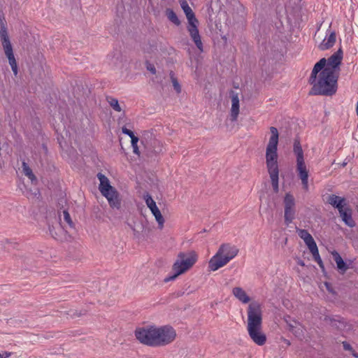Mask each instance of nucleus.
Wrapping results in <instances>:
<instances>
[{
  "mask_svg": "<svg viewBox=\"0 0 358 358\" xmlns=\"http://www.w3.org/2000/svg\"><path fill=\"white\" fill-rule=\"evenodd\" d=\"M96 176L100 182L99 189L103 196H107L111 192H114L116 189L110 185L108 178L105 175L99 173Z\"/></svg>",
  "mask_w": 358,
  "mask_h": 358,
  "instance_id": "4468645a",
  "label": "nucleus"
},
{
  "mask_svg": "<svg viewBox=\"0 0 358 358\" xmlns=\"http://www.w3.org/2000/svg\"><path fill=\"white\" fill-rule=\"evenodd\" d=\"M11 355L10 352H5L3 354H2L1 355H3V358H7L8 357H10Z\"/></svg>",
  "mask_w": 358,
  "mask_h": 358,
  "instance_id": "de8ad7c7",
  "label": "nucleus"
},
{
  "mask_svg": "<svg viewBox=\"0 0 358 358\" xmlns=\"http://www.w3.org/2000/svg\"><path fill=\"white\" fill-rule=\"evenodd\" d=\"M271 136L266 150V163L271 178L273 190L275 193L279 192V169L278 166V144L279 134L277 128L270 127Z\"/></svg>",
  "mask_w": 358,
  "mask_h": 358,
  "instance_id": "f03ea898",
  "label": "nucleus"
},
{
  "mask_svg": "<svg viewBox=\"0 0 358 358\" xmlns=\"http://www.w3.org/2000/svg\"><path fill=\"white\" fill-rule=\"evenodd\" d=\"M198 255L196 252L192 250L187 252H180L177 255V259L172 266L173 274L166 277L164 282L174 280L180 275L189 270L196 262Z\"/></svg>",
  "mask_w": 358,
  "mask_h": 358,
  "instance_id": "7ed1b4c3",
  "label": "nucleus"
},
{
  "mask_svg": "<svg viewBox=\"0 0 358 358\" xmlns=\"http://www.w3.org/2000/svg\"><path fill=\"white\" fill-rule=\"evenodd\" d=\"M129 227L134 232L136 238L140 239L142 237L143 232L145 231V226L142 222H134V225L129 224Z\"/></svg>",
  "mask_w": 358,
  "mask_h": 358,
  "instance_id": "cd10ccee",
  "label": "nucleus"
},
{
  "mask_svg": "<svg viewBox=\"0 0 358 358\" xmlns=\"http://www.w3.org/2000/svg\"><path fill=\"white\" fill-rule=\"evenodd\" d=\"M246 12L244 6L240 3L233 5L231 16L227 18V22L236 26L237 28H242L245 24Z\"/></svg>",
  "mask_w": 358,
  "mask_h": 358,
  "instance_id": "1a4fd4ad",
  "label": "nucleus"
},
{
  "mask_svg": "<svg viewBox=\"0 0 358 358\" xmlns=\"http://www.w3.org/2000/svg\"><path fill=\"white\" fill-rule=\"evenodd\" d=\"M229 96L231 99V120H237L238 115L239 114V98L238 94L234 90L229 91Z\"/></svg>",
  "mask_w": 358,
  "mask_h": 358,
  "instance_id": "dca6fc26",
  "label": "nucleus"
},
{
  "mask_svg": "<svg viewBox=\"0 0 358 358\" xmlns=\"http://www.w3.org/2000/svg\"><path fill=\"white\" fill-rule=\"evenodd\" d=\"M110 205L113 208L119 209L121 207V199L120 198V194L117 189L114 190V192H110L107 196H105Z\"/></svg>",
  "mask_w": 358,
  "mask_h": 358,
  "instance_id": "5701e85b",
  "label": "nucleus"
},
{
  "mask_svg": "<svg viewBox=\"0 0 358 358\" xmlns=\"http://www.w3.org/2000/svg\"><path fill=\"white\" fill-rule=\"evenodd\" d=\"M5 243H10V241L8 239L5 240Z\"/></svg>",
  "mask_w": 358,
  "mask_h": 358,
  "instance_id": "5fc2aeb1",
  "label": "nucleus"
},
{
  "mask_svg": "<svg viewBox=\"0 0 358 358\" xmlns=\"http://www.w3.org/2000/svg\"><path fill=\"white\" fill-rule=\"evenodd\" d=\"M122 131L123 134L128 135L131 138V140L132 139V138L136 137L134 132L130 129L126 128L125 127H123L122 128Z\"/></svg>",
  "mask_w": 358,
  "mask_h": 358,
  "instance_id": "a19ab883",
  "label": "nucleus"
},
{
  "mask_svg": "<svg viewBox=\"0 0 358 358\" xmlns=\"http://www.w3.org/2000/svg\"><path fill=\"white\" fill-rule=\"evenodd\" d=\"M0 358H3V355H1V354H0Z\"/></svg>",
  "mask_w": 358,
  "mask_h": 358,
  "instance_id": "6e6d98bb",
  "label": "nucleus"
},
{
  "mask_svg": "<svg viewBox=\"0 0 358 358\" xmlns=\"http://www.w3.org/2000/svg\"><path fill=\"white\" fill-rule=\"evenodd\" d=\"M248 334L252 341L258 345H263L266 341V335L262 331V327L248 329Z\"/></svg>",
  "mask_w": 358,
  "mask_h": 358,
  "instance_id": "2eb2a0df",
  "label": "nucleus"
},
{
  "mask_svg": "<svg viewBox=\"0 0 358 358\" xmlns=\"http://www.w3.org/2000/svg\"><path fill=\"white\" fill-rule=\"evenodd\" d=\"M351 355L355 357V358H358V353L356 352L355 350H353V352L351 353Z\"/></svg>",
  "mask_w": 358,
  "mask_h": 358,
  "instance_id": "8fccbe9b",
  "label": "nucleus"
},
{
  "mask_svg": "<svg viewBox=\"0 0 358 358\" xmlns=\"http://www.w3.org/2000/svg\"><path fill=\"white\" fill-rule=\"evenodd\" d=\"M166 15L169 20L173 23L176 26H179L181 24L180 20L178 17L176 13L171 8H166Z\"/></svg>",
  "mask_w": 358,
  "mask_h": 358,
  "instance_id": "7c9ffc66",
  "label": "nucleus"
},
{
  "mask_svg": "<svg viewBox=\"0 0 358 358\" xmlns=\"http://www.w3.org/2000/svg\"><path fill=\"white\" fill-rule=\"evenodd\" d=\"M342 345H343V349L345 350L349 351V352H350V353H352L353 352L354 349L350 345V344L348 343L347 341L342 342Z\"/></svg>",
  "mask_w": 358,
  "mask_h": 358,
  "instance_id": "37998d69",
  "label": "nucleus"
},
{
  "mask_svg": "<svg viewBox=\"0 0 358 358\" xmlns=\"http://www.w3.org/2000/svg\"><path fill=\"white\" fill-rule=\"evenodd\" d=\"M64 219L71 228H74V223L73 222L69 212L66 210H63Z\"/></svg>",
  "mask_w": 358,
  "mask_h": 358,
  "instance_id": "58836bf2",
  "label": "nucleus"
},
{
  "mask_svg": "<svg viewBox=\"0 0 358 358\" xmlns=\"http://www.w3.org/2000/svg\"><path fill=\"white\" fill-rule=\"evenodd\" d=\"M297 264L301 266H305V263L303 262V261L300 260V259L298 261Z\"/></svg>",
  "mask_w": 358,
  "mask_h": 358,
  "instance_id": "09e8293b",
  "label": "nucleus"
},
{
  "mask_svg": "<svg viewBox=\"0 0 358 358\" xmlns=\"http://www.w3.org/2000/svg\"><path fill=\"white\" fill-rule=\"evenodd\" d=\"M7 32L6 22L2 11L0 10V31Z\"/></svg>",
  "mask_w": 358,
  "mask_h": 358,
  "instance_id": "ea45409f",
  "label": "nucleus"
},
{
  "mask_svg": "<svg viewBox=\"0 0 358 358\" xmlns=\"http://www.w3.org/2000/svg\"><path fill=\"white\" fill-rule=\"evenodd\" d=\"M23 171L25 176H28L31 180L36 179L35 176L34 175L32 170L29 168L27 163H22Z\"/></svg>",
  "mask_w": 358,
  "mask_h": 358,
  "instance_id": "e433bc0d",
  "label": "nucleus"
},
{
  "mask_svg": "<svg viewBox=\"0 0 358 358\" xmlns=\"http://www.w3.org/2000/svg\"><path fill=\"white\" fill-rule=\"evenodd\" d=\"M8 59L9 64L11 66L12 71L15 75L17 74V62L15 60V56L13 52L6 55Z\"/></svg>",
  "mask_w": 358,
  "mask_h": 358,
  "instance_id": "f704fd0d",
  "label": "nucleus"
},
{
  "mask_svg": "<svg viewBox=\"0 0 358 358\" xmlns=\"http://www.w3.org/2000/svg\"><path fill=\"white\" fill-rule=\"evenodd\" d=\"M180 4L187 17L188 23L192 22H197L198 20L196 18L194 12L192 11V8L188 5V3L187 2V1L186 0H180Z\"/></svg>",
  "mask_w": 358,
  "mask_h": 358,
  "instance_id": "b1692460",
  "label": "nucleus"
},
{
  "mask_svg": "<svg viewBox=\"0 0 358 358\" xmlns=\"http://www.w3.org/2000/svg\"><path fill=\"white\" fill-rule=\"evenodd\" d=\"M285 321L288 326L289 330L296 337H301L303 336L302 326L299 322L295 320H292L290 316L285 317Z\"/></svg>",
  "mask_w": 358,
  "mask_h": 358,
  "instance_id": "6ab92c4d",
  "label": "nucleus"
},
{
  "mask_svg": "<svg viewBox=\"0 0 358 358\" xmlns=\"http://www.w3.org/2000/svg\"><path fill=\"white\" fill-rule=\"evenodd\" d=\"M356 113H357V115L358 116V102H357V106H356Z\"/></svg>",
  "mask_w": 358,
  "mask_h": 358,
  "instance_id": "864d4df0",
  "label": "nucleus"
},
{
  "mask_svg": "<svg viewBox=\"0 0 358 358\" xmlns=\"http://www.w3.org/2000/svg\"><path fill=\"white\" fill-rule=\"evenodd\" d=\"M155 334L156 347L165 346L172 343L176 337L175 329L169 325L155 326Z\"/></svg>",
  "mask_w": 358,
  "mask_h": 358,
  "instance_id": "0eeeda50",
  "label": "nucleus"
},
{
  "mask_svg": "<svg viewBox=\"0 0 358 358\" xmlns=\"http://www.w3.org/2000/svg\"><path fill=\"white\" fill-rule=\"evenodd\" d=\"M329 34L327 38H325L323 41L319 45V48L321 50H326L331 47L334 46V45L336 43V34L335 31H329Z\"/></svg>",
  "mask_w": 358,
  "mask_h": 358,
  "instance_id": "aec40b11",
  "label": "nucleus"
},
{
  "mask_svg": "<svg viewBox=\"0 0 358 358\" xmlns=\"http://www.w3.org/2000/svg\"><path fill=\"white\" fill-rule=\"evenodd\" d=\"M331 255L333 257L334 260L336 263L337 268L339 273L342 274L345 273L346 271L348 269V266L346 264V262H344L340 254L336 250L331 252Z\"/></svg>",
  "mask_w": 358,
  "mask_h": 358,
  "instance_id": "4be33fe9",
  "label": "nucleus"
},
{
  "mask_svg": "<svg viewBox=\"0 0 358 358\" xmlns=\"http://www.w3.org/2000/svg\"><path fill=\"white\" fill-rule=\"evenodd\" d=\"M199 21L197 22H192L188 23L187 30L189 33V35L194 42L196 48L200 50L203 51V43L201 39V36L199 35V29L197 28V24Z\"/></svg>",
  "mask_w": 358,
  "mask_h": 358,
  "instance_id": "f8f14e48",
  "label": "nucleus"
},
{
  "mask_svg": "<svg viewBox=\"0 0 358 358\" xmlns=\"http://www.w3.org/2000/svg\"><path fill=\"white\" fill-rule=\"evenodd\" d=\"M296 215L295 208L285 207V223L286 225H289L294 220Z\"/></svg>",
  "mask_w": 358,
  "mask_h": 358,
  "instance_id": "c85d7f7f",
  "label": "nucleus"
},
{
  "mask_svg": "<svg viewBox=\"0 0 358 358\" xmlns=\"http://www.w3.org/2000/svg\"><path fill=\"white\" fill-rule=\"evenodd\" d=\"M85 312L83 313L81 311L80 313H78L77 311H75L72 315H71V316L72 317H80V316H81L83 315H85Z\"/></svg>",
  "mask_w": 358,
  "mask_h": 358,
  "instance_id": "a18cd8bd",
  "label": "nucleus"
},
{
  "mask_svg": "<svg viewBox=\"0 0 358 358\" xmlns=\"http://www.w3.org/2000/svg\"><path fill=\"white\" fill-rule=\"evenodd\" d=\"M0 37L5 55L13 52V47L8 35V32H5L4 31H0Z\"/></svg>",
  "mask_w": 358,
  "mask_h": 358,
  "instance_id": "a878e982",
  "label": "nucleus"
},
{
  "mask_svg": "<svg viewBox=\"0 0 358 358\" xmlns=\"http://www.w3.org/2000/svg\"><path fill=\"white\" fill-rule=\"evenodd\" d=\"M106 101L110 106L116 112H121L122 108L119 104L118 100L113 96H106Z\"/></svg>",
  "mask_w": 358,
  "mask_h": 358,
  "instance_id": "473e14b6",
  "label": "nucleus"
},
{
  "mask_svg": "<svg viewBox=\"0 0 358 358\" xmlns=\"http://www.w3.org/2000/svg\"><path fill=\"white\" fill-rule=\"evenodd\" d=\"M284 207L295 208V199L290 193H286L283 200Z\"/></svg>",
  "mask_w": 358,
  "mask_h": 358,
  "instance_id": "72a5a7b5",
  "label": "nucleus"
},
{
  "mask_svg": "<svg viewBox=\"0 0 358 358\" xmlns=\"http://www.w3.org/2000/svg\"><path fill=\"white\" fill-rule=\"evenodd\" d=\"M345 199L343 197H340L335 194H330L327 198V203L331 205L335 208L340 210L342 207L347 206L345 202Z\"/></svg>",
  "mask_w": 358,
  "mask_h": 358,
  "instance_id": "412c9836",
  "label": "nucleus"
},
{
  "mask_svg": "<svg viewBox=\"0 0 358 358\" xmlns=\"http://www.w3.org/2000/svg\"><path fill=\"white\" fill-rule=\"evenodd\" d=\"M299 236L303 239L308 246V249L313 245H316L315 240L313 236L306 229H299L297 231Z\"/></svg>",
  "mask_w": 358,
  "mask_h": 358,
  "instance_id": "393cba45",
  "label": "nucleus"
},
{
  "mask_svg": "<svg viewBox=\"0 0 358 358\" xmlns=\"http://www.w3.org/2000/svg\"><path fill=\"white\" fill-rule=\"evenodd\" d=\"M184 292L178 291L176 292L174 294L176 295V297H180L182 296L184 294Z\"/></svg>",
  "mask_w": 358,
  "mask_h": 358,
  "instance_id": "49530a36",
  "label": "nucleus"
},
{
  "mask_svg": "<svg viewBox=\"0 0 358 358\" xmlns=\"http://www.w3.org/2000/svg\"><path fill=\"white\" fill-rule=\"evenodd\" d=\"M324 321L329 324L333 328L343 331L347 326L346 321L340 316H329L324 317Z\"/></svg>",
  "mask_w": 358,
  "mask_h": 358,
  "instance_id": "f3484780",
  "label": "nucleus"
},
{
  "mask_svg": "<svg viewBox=\"0 0 358 358\" xmlns=\"http://www.w3.org/2000/svg\"><path fill=\"white\" fill-rule=\"evenodd\" d=\"M232 293L236 298L243 303H247L250 301V298L241 287H234L232 290Z\"/></svg>",
  "mask_w": 358,
  "mask_h": 358,
  "instance_id": "bb28decb",
  "label": "nucleus"
},
{
  "mask_svg": "<svg viewBox=\"0 0 358 358\" xmlns=\"http://www.w3.org/2000/svg\"><path fill=\"white\" fill-rule=\"evenodd\" d=\"M327 59H320L314 66L309 78L313 85L309 95L332 96L338 89V75L331 68H324Z\"/></svg>",
  "mask_w": 358,
  "mask_h": 358,
  "instance_id": "f257e3e1",
  "label": "nucleus"
},
{
  "mask_svg": "<svg viewBox=\"0 0 358 358\" xmlns=\"http://www.w3.org/2000/svg\"><path fill=\"white\" fill-rule=\"evenodd\" d=\"M155 326L148 325L135 330L136 339L142 344L156 347Z\"/></svg>",
  "mask_w": 358,
  "mask_h": 358,
  "instance_id": "6e6552de",
  "label": "nucleus"
},
{
  "mask_svg": "<svg viewBox=\"0 0 358 358\" xmlns=\"http://www.w3.org/2000/svg\"><path fill=\"white\" fill-rule=\"evenodd\" d=\"M199 21L197 22H192L188 23L187 30L189 33V35L194 42L196 48L200 50L203 51V43L201 39V36L199 35V29L197 28V24Z\"/></svg>",
  "mask_w": 358,
  "mask_h": 358,
  "instance_id": "9b49d317",
  "label": "nucleus"
},
{
  "mask_svg": "<svg viewBox=\"0 0 358 358\" xmlns=\"http://www.w3.org/2000/svg\"><path fill=\"white\" fill-rule=\"evenodd\" d=\"M343 57V52L341 48H340L336 52H335L328 59H327V64L324 68H331L334 73H336V69L339 68L341 64Z\"/></svg>",
  "mask_w": 358,
  "mask_h": 358,
  "instance_id": "ddd939ff",
  "label": "nucleus"
},
{
  "mask_svg": "<svg viewBox=\"0 0 358 358\" xmlns=\"http://www.w3.org/2000/svg\"><path fill=\"white\" fill-rule=\"evenodd\" d=\"M146 69L148 71H149L151 73L155 74L156 73V69L155 66L148 62H146Z\"/></svg>",
  "mask_w": 358,
  "mask_h": 358,
  "instance_id": "c03bdc74",
  "label": "nucleus"
},
{
  "mask_svg": "<svg viewBox=\"0 0 358 358\" xmlns=\"http://www.w3.org/2000/svg\"><path fill=\"white\" fill-rule=\"evenodd\" d=\"M146 205L151 210L152 215L155 216L156 221L158 223L159 228L162 229L164 227V219L162 216L159 209L157 206L156 202L152 199L148 194L145 196Z\"/></svg>",
  "mask_w": 358,
  "mask_h": 358,
  "instance_id": "9d476101",
  "label": "nucleus"
},
{
  "mask_svg": "<svg viewBox=\"0 0 358 358\" xmlns=\"http://www.w3.org/2000/svg\"><path fill=\"white\" fill-rule=\"evenodd\" d=\"M239 250L235 245L229 243L222 244L217 253L210 259L208 267L211 271H217L225 266L238 253Z\"/></svg>",
  "mask_w": 358,
  "mask_h": 358,
  "instance_id": "20e7f679",
  "label": "nucleus"
},
{
  "mask_svg": "<svg viewBox=\"0 0 358 358\" xmlns=\"http://www.w3.org/2000/svg\"><path fill=\"white\" fill-rule=\"evenodd\" d=\"M338 212L340 216L342 218V220L347 226L350 227H354L356 225V223L352 217V210L350 206H348V205L345 206L344 207H342L340 210H338Z\"/></svg>",
  "mask_w": 358,
  "mask_h": 358,
  "instance_id": "a211bd4d",
  "label": "nucleus"
},
{
  "mask_svg": "<svg viewBox=\"0 0 358 358\" xmlns=\"http://www.w3.org/2000/svg\"><path fill=\"white\" fill-rule=\"evenodd\" d=\"M169 75H170V78L171 80L174 90H176V92L178 94L180 93L181 87H180L179 82L178 81V79L175 77V73H173V71H171L170 72Z\"/></svg>",
  "mask_w": 358,
  "mask_h": 358,
  "instance_id": "c9c22d12",
  "label": "nucleus"
},
{
  "mask_svg": "<svg viewBox=\"0 0 358 358\" xmlns=\"http://www.w3.org/2000/svg\"><path fill=\"white\" fill-rule=\"evenodd\" d=\"M293 152L296 158V171L298 176L301 180L303 188L307 190L308 189V171L305 164L303 151L299 138H294Z\"/></svg>",
  "mask_w": 358,
  "mask_h": 358,
  "instance_id": "39448f33",
  "label": "nucleus"
},
{
  "mask_svg": "<svg viewBox=\"0 0 358 358\" xmlns=\"http://www.w3.org/2000/svg\"><path fill=\"white\" fill-rule=\"evenodd\" d=\"M346 165H347V162H345L341 164L342 167H345Z\"/></svg>",
  "mask_w": 358,
  "mask_h": 358,
  "instance_id": "603ef678",
  "label": "nucleus"
},
{
  "mask_svg": "<svg viewBox=\"0 0 358 358\" xmlns=\"http://www.w3.org/2000/svg\"><path fill=\"white\" fill-rule=\"evenodd\" d=\"M324 285L326 287V289H327V291L329 293L332 294L333 295L337 294L336 292L334 290V289L333 288V287L330 282H325Z\"/></svg>",
  "mask_w": 358,
  "mask_h": 358,
  "instance_id": "79ce46f5",
  "label": "nucleus"
},
{
  "mask_svg": "<svg viewBox=\"0 0 358 358\" xmlns=\"http://www.w3.org/2000/svg\"><path fill=\"white\" fill-rule=\"evenodd\" d=\"M138 141H139V138L137 136L132 138V139L131 140V146L133 148V152H134V153H135L138 155H139V154H140L138 147L137 145Z\"/></svg>",
  "mask_w": 358,
  "mask_h": 358,
  "instance_id": "4c0bfd02",
  "label": "nucleus"
},
{
  "mask_svg": "<svg viewBox=\"0 0 358 358\" xmlns=\"http://www.w3.org/2000/svg\"><path fill=\"white\" fill-rule=\"evenodd\" d=\"M49 231H50L51 235L53 236V234H52L53 229H52L51 227H49Z\"/></svg>",
  "mask_w": 358,
  "mask_h": 358,
  "instance_id": "3c124183",
  "label": "nucleus"
},
{
  "mask_svg": "<svg viewBox=\"0 0 358 358\" xmlns=\"http://www.w3.org/2000/svg\"><path fill=\"white\" fill-rule=\"evenodd\" d=\"M357 212H358V207H357Z\"/></svg>",
  "mask_w": 358,
  "mask_h": 358,
  "instance_id": "4d7b16f0",
  "label": "nucleus"
},
{
  "mask_svg": "<svg viewBox=\"0 0 358 358\" xmlns=\"http://www.w3.org/2000/svg\"><path fill=\"white\" fill-rule=\"evenodd\" d=\"M152 152L155 155H159L164 152V148L162 143L157 139L153 140L151 143Z\"/></svg>",
  "mask_w": 358,
  "mask_h": 358,
  "instance_id": "2f4dec72",
  "label": "nucleus"
},
{
  "mask_svg": "<svg viewBox=\"0 0 358 358\" xmlns=\"http://www.w3.org/2000/svg\"><path fill=\"white\" fill-rule=\"evenodd\" d=\"M262 305L257 301H252L248 308V327L247 329L262 327Z\"/></svg>",
  "mask_w": 358,
  "mask_h": 358,
  "instance_id": "423d86ee",
  "label": "nucleus"
},
{
  "mask_svg": "<svg viewBox=\"0 0 358 358\" xmlns=\"http://www.w3.org/2000/svg\"><path fill=\"white\" fill-rule=\"evenodd\" d=\"M310 252L312 253L314 260L318 264L319 266L322 271L324 270V266L320 258L317 244L309 248Z\"/></svg>",
  "mask_w": 358,
  "mask_h": 358,
  "instance_id": "c756f323",
  "label": "nucleus"
}]
</instances>
